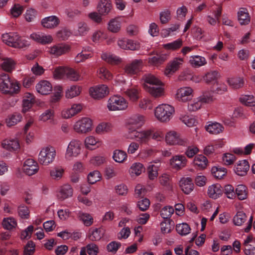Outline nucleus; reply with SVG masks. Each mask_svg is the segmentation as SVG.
Wrapping results in <instances>:
<instances>
[{
  "instance_id": "f03ea898",
  "label": "nucleus",
  "mask_w": 255,
  "mask_h": 255,
  "mask_svg": "<svg viewBox=\"0 0 255 255\" xmlns=\"http://www.w3.org/2000/svg\"><path fill=\"white\" fill-rule=\"evenodd\" d=\"M19 90V84L17 81L11 80L6 73L0 74V92L5 95H12L17 94Z\"/></svg>"
},
{
  "instance_id": "f8f14e48",
  "label": "nucleus",
  "mask_w": 255,
  "mask_h": 255,
  "mask_svg": "<svg viewBox=\"0 0 255 255\" xmlns=\"http://www.w3.org/2000/svg\"><path fill=\"white\" fill-rule=\"evenodd\" d=\"M90 96L94 99H101L110 93L108 86L105 84H100L93 87L89 90Z\"/></svg>"
},
{
  "instance_id": "2eb2a0df",
  "label": "nucleus",
  "mask_w": 255,
  "mask_h": 255,
  "mask_svg": "<svg viewBox=\"0 0 255 255\" xmlns=\"http://www.w3.org/2000/svg\"><path fill=\"white\" fill-rule=\"evenodd\" d=\"M187 159L183 154H177L172 156L169 160V165L174 170L178 171L186 166Z\"/></svg>"
},
{
  "instance_id": "58836bf2",
  "label": "nucleus",
  "mask_w": 255,
  "mask_h": 255,
  "mask_svg": "<svg viewBox=\"0 0 255 255\" xmlns=\"http://www.w3.org/2000/svg\"><path fill=\"white\" fill-rule=\"evenodd\" d=\"M101 58L112 65H118L122 61V59L120 57L108 52L103 53L101 55Z\"/></svg>"
},
{
  "instance_id": "39448f33",
  "label": "nucleus",
  "mask_w": 255,
  "mask_h": 255,
  "mask_svg": "<svg viewBox=\"0 0 255 255\" xmlns=\"http://www.w3.org/2000/svg\"><path fill=\"white\" fill-rule=\"evenodd\" d=\"M151 136V130H137L132 128H128L127 138L135 140L139 144L146 143L150 139Z\"/></svg>"
},
{
  "instance_id": "1a4fd4ad",
  "label": "nucleus",
  "mask_w": 255,
  "mask_h": 255,
  "mask_svg": "<svg viewBox=\"0 0 255 255\" xmlns=\"http://www.w3.org/2000/svg\"><path fill=\"white\" fill-rule=\"evenodd\" d=\"M194 97V90L190 87L184 86L177 89L175 99L178 102L187 103Z\"/></svg>"
},
{
  "instance_id": "e433bc0d",
  "label": "nucleus",
  "mask_w": 255,
  "mask_h": 255,
  "mask_svg": "<svg viewBox=\"0 0 255 255\" xmlns=\"http://www.w3.org/2000/svg\"><path fill=\"white\" fill-rule=\"evenodd\" d=\"M55 113L53 110L48 109L42 113L39 117V120L42 122L49 121L51 124H55L56 121L54 119Z\"/></svg>"
},
{
  "instance_id": "4468645a",
  "label": "nucleus",
  "mask_w": 255,
  "mask_h": 255,
  "mask_svg": "<svg viewBox=\"0 0 255 255\" xmlns=\"http://www.w3.org/2000/svg\"><path fill=\"white\" fill-rule=\"evenodd\" d=\"M184 62V59L181 57H175L170 61L167 65L164 74L168 77H170L179 69Z\"/></svg>"
},
{
  "instance_id": "4be33fe9",
  "label": "nucleus",
  "mask_w": 255,
  "mask_h": 255,
  "mask_svg": "<svg viewBox=\"0 0 255 255\" xmlns=\"http://www.w3.org/2000/svg\"><path fill=\"white\" fill-rule=\"evenodd\" d=\"M60 19L56 15H51L43 18L41 21L42 26L46 29H53L60 24Z\"/></svg>"
},
{
  "instance_id": "4d7b16f0",
  "label": "nucleus",
  "mask_w": 255,
  "mask_h": 255,
  "mask_svg": "<svg viewBox=\"0 0 255 255\" xmlns=\"http://www.w3.org/2000/svg\"><path fill=\"white\" fill-rule=\"evenodd\" d=\"M104 230L102 228H96L90 231L89 238L91 241H99L103 236Z\"/></svg>"
},
{
  "instance_id": "9b49d317",
  "label": "nucleus",
  "mask_w": 255,
  "mask_h": 255,
  "mask_svg": "<svg viewBox=\"0 0 255 255\" xmlns=\"http://www.w3.org/2000/svg\"><path fill=\"white\" fill-rule=\"evenodd\" d=\"M143 61L141 59H134L126 64L124 68V73L128 76L137 75L142 70Z\"/></svg>"
},
{
  "instance_id": "3c124183",
  "label": "nucleus",
  "mask_w": 255,
  "mask_h": 255,
  "mask_svg": "<svg viewBox=\"0 0 255 255\" xmlns=\"http://www.w3.org/2000/svg\"><path fill=\"white\" fill-rule=\"evenodd\" d=\"M78 219L81 221L86 226H90L93 223V218L92 216L86 213L79 212L77 214Z\"/></svg>"
},
{
  "instance_id": "7ed1b4c3",
  "label": "nucleus",
  "mask_w": 255,
  "mask_h": 255,
  "mask_svg": "<svg viewBox=\"0 0 255 255\" xmlns=\"http://www.w3.org/2000/svg\"><path fill=\"white\" fill-rule=\"evenodd\" d=\"M175 113L174 107L167 104H160L154 110L156 120L163 123H168L172 119Z\"/></svg>"
},
{
  "instance_id": "c85d7f7f",
  "label": "nucleus",
  "mask_w": 255,
  "mask_h": 255,
  "mask_svg": "<svg viewBox=\"0 0 255 255\" xmlns=\"http://www.w3.org/2000/svg\"><path fill=\"white\" fill-rule=\"evenodd\" d=\"M207 193L210 198L216 199L222 195L223 189L220 184H214L208 187Z\"/></svg>"
},
{
  "instance_id": "69168bd1",
  "label": "nucleus",
  "mask_w": 255,
  "mask_h": 255,
  "mask_svg": "<svg viewBox=\"0 0 255 255\" xmlns=\"http://www.w3.org/2000/svg\"><path fill=\"white\" fill-rule=\"evenodd\" d=\"M202 102L199 97L194 99L188 105V109L189 111L195 112L199 110L202 107Z\"/></svg>"
},
{
  "instance_id": "5701e85b",
  "label": "nucleus",
  "mask_w": 255,
  "mask_h": 255,
  "mask_svg": "<svg viewBox=\"0 0 255 255\" xmlns=\"http://www.w3.org/2000/svg\"><path fill=\"white\" fill-rule=\"evenodd\" d=\"M97 8L98 11L101 15L105 16L112 12L113 5L110 0H100Z\"/></svg>"
},
{
  "instance_id": "bb28decb",
  "label": "nucleus",
  "mask_w": 255,
  "mask_h": 255,
  "mask_svg": "<svg viewBox=\"0 0 255 255\" xmlns=\"http://www.w3.org/2000/svg\"><path fill=\"white\" fill-rule=\"evenodd\" d=\"M101 143L100 139L93 135H89L84 140L85 146L89 150H93L99 147Z\"/></svg>"
},
{
  "instance_id": "864d4df0",
  "label": "nucleus",
  "mask_w": 255,
  "mask_h": 255,
  "mask_svg": "<svg viewBox=\"0 0 255 255\" xmlns=\"http://www.w3.org/2000/svg\"><path fill=\"white\" fill-rule=\"evenodd\" d=\"M127 153L122 150L116 149L113 152V158L118 163H123L127 159Z\"/></svg>"
},
{
  "instance_id": "72a5a7b5",
  "label": "nucleus",
  "mask_w": 255,
  "mask_h": 255,
  "mask_svg": "<svg viewBox=\"0 0 255 255\" xmlns=\"http://www.w3.org/2000/svg\"><path fill=\"white\" fill-rule=\"evenodd\" d=\"M113 129V125L110 123L103 122L99 124L95 128V132L98 134H103L111 132Z\"/></svg>"
},
{
  "instance_id": "c03bdc74",
  "label": "nucleus",
  "mask_w": 255,
  "mask_h": 255,
  "mask_svg": "<svg viewBox=\"0 0 255 255\" xmlns=\"http://www.w3.org/2000/svg\"><path fill=\"white\" fill-rule=\"evenodd\" d=\"M22 120V115L19 113H14L9 115L6 119V124L7 127L14 126L20 122Z\"/></svg>"
},
{
  "instance_id": "8fccbe9b",
  "label": "nucleus",
  "mask_w": 255,
  "mask_h": 255,
  "mask_svg": "<svg viewBox=\"0 0 255 255\" xmlns=\"http://www.w3.org/2000/svg\"><path fill=\"white\" fill-rule=\"evenodd\" d=\"M193 163L199 169H203L206 167L208 164L207 158L202 154L196 156L194 159Z\"/></svg>"
},
{
  "instance_id": "9d476101",
  "label": "nucleus",
  "mask_w": 255,
  "mask_h": 255,
  "mask_svg": "<svg viewBox=\"0 0 255 255\" xmlns=\"http://www.w3.org/2000/svg\"><path fill=\"white\" fill-rule=\"evenodd\" d=\"M71 49L69 45L64 43H59L47 47V52L49 55L58 57L68 53Z\"/></svg>"
},
{
  "instance_id": "aec40b11",
  "label": "nucleus",
  "mask_w": 255,
  "mask_h": 255,
  "mask_svg": "<svg viewBox=\"0 0 255 255\" xmlns=\"http://www.w3.org/2000/svg\"><path fill=\"white\" fill-rule=\"evenodd\" d=\"M73 194V189L71 186L66 184L60 186L57 192V197L58 199L63 201L71 197Z\"/></svg>"
},
{
  "instance_id": "f3484780",
  "label": "nucleus",
  "mask_w": 255,
  "mask_h": 255,
  "mask_svg": "<svg viewBox=\"0 0 255 255\" xmlns=\"http://www.w3.org/2000/svg\"><path fill=\"white\" fill-rule=\"evenodd\" d=\"M22 169L23 172L28 176L36 173L39 170L38 163L33 159H27L24 162Z\"/></svg>"
},
{
  "instance_id": "09e8293b",
  "label": "nucleus",
  "mask_w": 255,
  "mask_h": 255,
  "mask_svg": "<svg viewBox=\"0 0 255 255\" xmlns=\"http://www.w3.org/2000/svg\"><path fill=\"white\" fill-rule=\"evenodd\" d=\"M66 66L56 67L53 72V78L55 80H62L66 76Z\"/></svg>"
},
{
  "instance_id": "de8ad7c7",
  "label": "nucleus",
  "mask_w": 255,
  "mask_h": 255,
  "mask_svg": "<svg viewBox=\"0 0 255 255\" xmlns=\"http://www.w3.org/2000/svg\"><path fill=\"white\" fill-rule=\"evenodd\" d=\"M228 83L233 89H238L243 87L245 81L244 78L236 77L229 78Z\"/></svg>"
},
{
  "instance_id": "cd10ccee",
  "label": "nucleus",
  "mask_w": 255,
  "mask_h": 255,
  "mask_svg": "<svg viewBox=\"0 0 255 255\" xmlns=\"http://www.w3.org/2000/svg\"><path fill=\"white\" fill-rule=\"evenodd\" d=\"M180 186L186 194H189L194 189V184L190 177H183L180 180Z\"/></svg>"
},
{
  "instance_id": "c756f323",
  "label": "nucleus",
  "mask_w": 255,
  "mask_h": 255,
  "mask_svg": "<svg viewBox=\"0 0 255 255\" xmlns=\"http://www.w3.org/2000/svg\"><path fill=\"white\" fill-rule=\"evenodd\" d=\"M168 55L166 54H159L150 57L148 59V63L152 66H158L163 64L168 59Z\"/></svg>"
},
{
  "instance_id": "052dcab7",
  "label": "nucleus",
  "mask_w": 255,
  "mask_h": 255,
  "mask_svg": "<svg viewBox=\"0 0 255 255\" xmlns=\"http://www.w3.org/2000/svg\"><path fill=\"white\" fill-rule=\"evenodd\" d=\"M176 230L177 233L181 236H186L189 234L191 231L189 225L185 223L177 224Z\"/></svg>"
},
{
  "instance_id": "2f4dec72",
  "label": "nucleus",
  "mask_w": 255,
  "mask_h": 255,
  "mask_svg": "<svg viewBox=\"0 0 255 255\" xmlns=\"http://www.w3.org/2000/svg\"><path fill=\"white\" fill-rule=\"evenodd\" d=\"M15 65L16 62L13 59L4 57L2 58V62L0 66L3 71L10 72L15 69Z\"/></svg>"
},
{
  "instance_id": "603ef678",
  "label": "nucleus",
  "mask_w": 255,
  "mask_h": 255,
  "mask_svg": "<svg viewBox=\"0 0 255 255\" xmlns=\"http://www.w3.org/2000/svg\"><path fill=\"white\" fill-rule=\"evenodd\" d=\"M2 226L5 230H11L17 226V222L12 217L4 218L2 222Z\"/></svg>"
},
{
  "instance_id": "0eeeda50",
  "label": "nucleus",
  "mask_w": 255,
  "mask_h": 255,
  "mask_svg": "<svg viewBox=\"0 0 255 255\" xmlns=\"http://www.w3.org/2000/svg\"><path fill=\"white\" fill-rule=\"evenodd\" d=\"M56 156V151L52 146L42 148L38 154V161L43 165H48L52 163Z\"/></svg>"
},
{
  "instance_id": "680f3d73",
  "label": "nucleus",
  "mask_w": 255,
  "mask_h": 255,
  "mask_svg": "<svg viewBox=\"0 0 255 255\" xmlns=\"http://www.w3.org/2000/svg\"><path fill=\"white\" fill-rule=\"evenodd\" d=\"M211 172L217 179H222L227 173V169L224 167L214 166L212 168Z\"/></svg>"
},
{
  "instance_id": "f704fd0d",
  "label": "nucleus",
  "mask_w": 255,
  "mask_h": 255,
  "mask_svg": "<svg viewBox=\"0 0 255 255\" xmlns=\"http://www.w3.org/2000/svg\"><path fill=\"white\" fill-rule=\"evenodd\" d=\"M206 130L212 134H218L223 131L224 127L217 122H209L205 127Z\"/></svg>"
},
{
  "instance_id": "79ce46f5",
  "label": "nucleus",
  "mask_w": 255,
  "mask_h": 255,
  "mask_svg": "<svg viewBox=\"0 0 255 255\" xmlns=\"http://www.w3.org/2000/svg\"><path fill=\"white\" fill-rule=\"evenodd\" d=\"M159 167L150 163L147 167V174L149 180L154 181L158 176Z\"/></svg>"
},
{
  "instance_id": "b1692460",
  "label": "nucleus",
  "mask_w": 255,
  "mask_h": 255,
  "mask_svg": "<svg viewBox=\"0 0 255 255\" xmlns=\"http://www.w3.org/2000/svg\"><path fill=\"white\" fill-rule=\"evenodd\" d=\"M90 28L88 23L84 21H80L77 23L73 29V34L76 36H85L90 31Z\"/></svg>"
},
{
  "instance_id": "423d86ee",
  "label": "nucleus",
  "mask_w": 255,
  "mask_h": 255,
  "mask_svg": "<svg viewBox=\"0 0 255 255\" xmlns=\"http://www.w3.org/2000/svg\"><path fill=\"white\" fill-rule=\"evenodd\" d=\"M82 142L78 139H72L67 147L65 153V159L67 160H72L78 157L82 152Z\"/></svg>"
},
{
  "instance_id": "412c9836",
  "label": "nucleus",
  "mask_w": 255,
  "mask_h": 255,
  "mask_svg": "<svg viewBox=\"0 0 255 255\" xmlns=\"http://www.w3.org/2000/svg\"><path fill=\"white\" fill-rule=\"evenodd\" d=\"M141 90L137 86L128 88L125 92V94L131 102H137L141 97Z\"/></svg>"
},
{
  "instance_id": "7c9ffc66",
  "label": "nucleus",
  "mask_w": 255,
  "mask_h": 255,
  "mask_svg": "<svg viewBox=\"0 0 255 255\" xmlns=\"http://www.w3.org/2000/svg\"><path fill=\"white\" fill-rule=\"evenodd\" d=\"M18 38V35L14 32L3 34L1 37L2 40L4 43L13 47H15V42Z\"/></svg>"
},
{
  "instance_id": "4c0bfd02",
  "label": "nucleus",
  "mask_w": 255,
  "mask_h": 255,
  "mask_svg": "<svg viewBox=\"0 0 255 255\" xmlns=\"http://www.w3.org/2000/svg\"><path fill=\"white\" fill-rule=\"evenodd\" d=\"M122 21L120 17L111 19L108 24V29L113 33H118L121 30Z\"/></svg>"
},
{
  "instance_id": "338daca9",
  "label": "nucleus",
  "mask_w": 255,
  "mask_h": 255,
  "mask_svg": "<svg viewBox=\"0 0 255 255\" xmlns=\"http://www.w3.org/2000/svg\"><path fill=\"white\" fill-rule=\"evenodd\" d=\"M182 45V40L180 39H178L172 42L163 44V47L167 50H175L181 47Z\"/></svg>"
},
{
  "instance_id": "13d9d810",
  "label": "nucleus",
  "mask_w": 255,
  "mask_h": 255,
  "mask_svg": "<svg viewBox=\"0 0 255 255\" xmlns=\"http://www.w3.org/2000/svg\"><path fill=\"white\" fill-rule=\"evenodd\" d=\"M235 193L239 200H245L248 197L247 188L244 185H239L236 188Z\"/></svg>"
},
{
  "instance_id": "a878e982",
  "label": "nucleus",
  "mask_w": 255,
  "mask_h": 255,
  "mask_svg": "<svg viewBox=\"0 0 255 255\" xmlns=\"http://www.w3.org/2000/svg\"><path fill=\"white\" fill-rule=\"evenodd\" d=\"M1 146L3 149L9 151H16L20 148L18 140L13 138L3 140L1 142Z\"/></svg>"
},
{
  "instance_id": "a211bd4d",
  "label": "nucleus",
  "mask_w": 255,
  "mask_h": 255,
  "mask_svg": "<svg viewBox=\"0 0 255 255\" xmlns=\"http://www.w3.org/2000/svg\"><path fill=\"white\" fill-rule=\"evenodd\" d=\"M145 118L143 115L136 114L129 117L127 122L128 128H138L141 127L144 124Z\"/></svg>"
},
{
  "instance_id": "f257e3e1",
  "label": "nucleus",
  "mask_w": 255,
  "mask_h": 255,
  "mask_svg": "<svg viewBox=\"0 0 255 255\" xmlns=\"http://www.w3.org/2000/svg\"><path fill=\"white\" fill-rule=\"evenodd\" d=\"M142 79L144 82V89L152 97L159 98L164 95L163 84L157 77L151 74H147L143 75Z\"/></svg>"
},
{
  "instance_id": "0e129e2a",
  "label": "nucleus",
  "mask_w": 255,
  "mask_h": 255,
  "mask_svg": "<svg viewBox=\"0 0 255 255\" xmlns=\"http://www.w3.org/2000/svg\"><path fill=\"white\" fill-rule=\"evenodd\" d=\"M179 28L178 24H173L170 27L163 29L161 32V35L163 37H167L174 34V32Z\"/></svg>"
},
{
  "instance_id": "6e6552de",
  "label": "nucleus",
  "mask_w": 255,
  "mask_h": 255,
  "mask_svg": "<svg viewBox=\"0 0 255 255\" xmlns=\"http://www.w3.org/2000/svg\"><path fill=\"white\" fill-rule=\"evenodd\" d=\"M73 129L79 134L90 132L93 129V122L89 118H81L75 123L73 125Z\"/></svg>"
},
{
  "instance_id": "dca6fc26",
  "label": "nucleus",
  "mask_w": 255,
  "mask_h": 255,
  "mask_svg": "<svg viewBox=\"0 0 255 255\" xmlns=\"http://www.w3.org/2000/svg\"><path fill=\"white\" fill-rule=\"evenodd\" d=\"M30 38L42 45L49 44L54 40L52 35L40 32L32 33L30 35Z\"/></svg>"
},
{
  "instance_id": "37998d69",
  "label": "nucleus",
  "mask_w": 255,
  "mask_h": 255,
  "mask_svg": "<svg viewBox=\"0 0 255 255\" xmlns=\"http://www.w3.org/2000/svg\"><path fill=\"white\" fill-rule=\"evenodd\" d=\"M81 87L77 85H73L68 87L65 92V96L67 98L71 99L77 97L81 92Z\"/></svg>"
},
{
  "instance_id": "c9c22d12",
  "label": "nucleus",
  "mask_w": 255,
  "mask_h": 255,
  "mask_svg": "<svg viewBox=\"0 0 255 255\" xmlns=\"http://www.w3.org/2000/svg\"><path fill=\"white\" fill-rule=\"evenodd\" d=\"M189 62L193 67L195 68H198L207 64L205 58L199 55L191 56L189 58Z\"/></svg>"
},
{
  "instance_id": "bf43d9fd",
  "label": "nucleus",
  "mask_w": 255,
  "mask_h": 255,
  "mask_svg": "<svg viewBox=\"0 0 255 255\" xmlns=\"http://www.w3.org/2000/svg\"><path fill=\"white\" fill-rule=\"evenodd\" d=\"M240 101L246 106L254 107L255 106V97L253 95H243L240 98Z\"/></svg>"
},
{
  "instance_id": "49530a36",
  "label": "nucleus",
  "mask_w": 255,
  "mask_h": 255,
  "mask_svg": "<svg viewBox=\"0 0 255 255\" xmlns=\"http://www.w3.org/2000/svg\"><path fill=\"white\" fill-rule=\"evenodd\" d=\"M97 75L103 80L111 81L114 78L113 74L105 67H100L98 69Z\"/></svg>"
},
{
  "instance_id": "5fc2aeb1",
  "label": "nucleus",
  "mask_w": 255,
  "mask_h": 255,
  "mask_svg": "<svg viewBox=\"0 0 255 255\" xmlns=\"http://www.w3.org/2000/svg\"><path fill=\"white\" fill-rule=\"evenodd\" d=\"M64 170L61 167H55L50 171V176L55 180L61 179L64 174Z\"/></svg>"
},
{
  "instance_id": "20e7f679",
  "label": "nucleus",
  "mask_w": 255,
  "mask_h": 255,
  "mask_svg": "<svg viewBox=\"0 0 255 255\" xmlns=\"http://www.w3.org/2000/svg\"><path fill=\"white\" fill-rule=\"evenodd\" d=\"M128 107V102L120 95L111 96L107 101V108L110 112L124 111Z\"/></svg>"
},
{
  "instance_id": "a19ab883",
  "label": "nucleus",
  "mask_w": 255,
  "mask_h": 255,
  "mask_svg": "<svg viewBox=\"0 0 255 255\" xmlns=\"http://www.w3.org/2000/svg\"><path fill=\"white\" fill-rule=\"evenodd\" d=\"M144 170V168L142 164L135 162L130 167L128 172L131 177H136L140 175Z\"/></svg>"
},
{
  "instance_id": "6e6d98bb",
  "label": "nucleus",
  "mask_w": 255,
  "mask_h": 255,
  "mask_svg": "<svg viewBox=\"0 0 255 255\" xmlns=\"http://www.w3.org/2000/svg\"><path fill=\"white\" fill-rule=\"evenodd\" d=\"M233 223L236 226H242L247 220L246 214L242 211H238L233 218Z\"/></svg>"
},
{
  "instance_id": "774afa93",
  "label": "nucleus",
  "mask_w": 255,
  "mask_h": 255,
  "mask_svg": "<svg viewBox=\"0 0 255 255\" xmlns=\"http://www.w3.org/2000/svg\"><path fill=\"white\" fill-rule=\"evenodd\" d=\"M174 209L172 206H167L162 208L160 211V215L163 219H169L174 213Z\"/></svg>"
},
{
  "instance_id": "6ab92c4d",
  "label": "nucleus",
  "mask_w": 255,
  "mask_h": 255,
  "mask_svg": "<svg viewBox=\"0 0 255 255\" xmlns=\"http://www.w3.org/2000/svg\"><path fill=\"white\" fill-rule=\"evenodd\" d=\"M83 109V105L76 103L73 104L70 108L64 109L61 113L62 117L64 119H70L80 113Z\"/></svg>"
},
{
  "instance_id": "393cba45",
  "label": "nucleus",
  "mask_w": 255,
  "mask_h": 255,
  "mask_svg": "<svg viewBox=\"0 0 255 255\" xmlns=\"http://www.w3.org/2000/svg\"><path fill=\"white\" fill-rule=\"evenodd\" d=\"M36 91L42 95L49 94L52 90V84L47 80H41L35 86Z\"/></svg>"
},
{
  "instance_id": "e2e57ef3",
  "label": "nucleus",
  "mask_w": 255,
  "mask_h": 255,
  "mask_svg": "<svg viewBox=\"0 0 255 255\" xmlns=\"http://www.w3.org/2000/svg\"><path fill=\"white\" fill-rule=\"evenodd\" d=\"M236 156L232 153H225L223 154L222 161L223 164L225 165H230L233 164L236 160Z\"/></svg>"
},
{
  "instance_id": "ea45409f",
  "label": "nucleus",
  "mask_w": 255,
  "mask_h": 255,
  "mask_svg": "<svg viewBox=\"0 0 255 255\" xmlns=\"http://www.w3.org/2000/svg\"><path fill=\"white\" fill-rule=\"evenodd\" d=\"M65 77L70 81L76 82L81 80L83 78L80 73L74 69L66 66Z\"/></svg>"
},
{
  "instance_id": "ddd939ff",
  "label": "nucleus",
  "mask_w": 255,
  "mask_h": 255,
  "mask_svg": "<svg viewBox=\"0 0 255 255\" xmlns=\"http://www.w3.org/2000/svg\"><path fill=\"white\" fill-rule=\"evenodd\" d=\"M165 139L166 142L170 145H185L187 143L186 139L182 138L178 133L173 130L167 132Z\"/></svg>"
},
{
  "instance_id": "a18cd8bd",
  "label": "nucleus",
  "mask_w": 255,
  "mask_h": 255,
  "mask_svg": "<svg viewBox=\"0 0 255 255\" xmlns=\"http://www.w3.org/2000/svg\"><path fill=\"white\" fill-rule=\"evenodd\" d=\"M238 20L241 25H247L250 22V16L247 10L244 8H240L238 13Z\"/></svg>"
},
{
  "instance_id": "473e14b6",
  "label": "nucleus",
  "mask_w": 255,
  "mask_h": 255,
  "mask_svg": "<svg viewBox=\"0 0 255 255\" xmlns=\"http://www.w3.org/2000/svg\"><path fill=\"white\" fill-rule=\"evenodd\" d=\"M250 165L248 162L246 160L239 161L235 168V172L240 176H244L249 170Z\"/></svg>"
}]
</instances>
